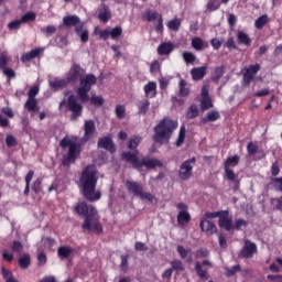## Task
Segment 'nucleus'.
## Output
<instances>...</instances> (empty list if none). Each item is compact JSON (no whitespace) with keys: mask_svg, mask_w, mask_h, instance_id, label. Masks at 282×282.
<instances>
[{"mask_svg":"<svg viewBox=\"0 0 282 282\" xmlns=\"http://www.w3.org/2000/svg\"><path fill=\"white\" fill-rule=\"evenodd\" d=\"M66 80H68L69 85H76L79 80V86L75 89V94L77 95L78 100L84 105L89 102L91 87L98 83L96 75L91 73L85 75V69L76 63L69 68Z\"/></svg>","mask_w":282,"mask_h":282,"instance_id":"f257e3e1","label":"nucleus"},{"mask_svg":"<svg viewBox=\"0 0 282 282\" xmlns=\"http://www.w3.org/2000/svg\"><path fill=\"white\" fill-rule=\"evenodd\" d=\"M79 184L86 202H98L102 197V193L96 191V186H98V170L96 165L89 164L84 167L79 177Z\"/></svg>","mask_w":282,"mask_h":282,"instance_id":"f03ea898","label":"nucleus"},{"mask_svg":"<svg viewBox=\"0 0 282 282\" xmlns=\"http://www.w3.org/2000/svg\"><path fill=\"white\" fill-rule=\"evenodd\" d=\"M74 213L79 217H84L82 225L83 230H89L96 232V235H102V224H100V216L98 209L94 205L87 204V202H78L74 207Z\"/></svg>","mask_w":282,"mask_h":282,"instance_id":"7ed1b4c3","label":"nucleus"},{"mask_svg":"<svg viewBox=\"0 0 282 282\" xmlns=\"http://www.w3.org/2000/svg\"><path fill=\"white\" fill-rule=\"evenodd\" d=\"M180 123L170 117L163 118L159 124L154 127V135L153 140L154 142L159 144H164V142H169L171 140V137L173 135V132Z\"/></svg>","mask_w":282,"mask_h":282,"instance_id":"20e7f679","label":"nucleus"},{"mask_svg":"<svg viewBox=\"0 0 282 282\" xmlns=\"http://www.w3.org/2000/svg\"><path fill=\"white\" fill-rule=\"evenodd\" d=\"M59 147L62 149H68V152L62 159L63 166L76 164V159L80 156V153L83 151V144H80V142L72 141L69 135H65L59 141Z\"/></svg>","mask_w":282,"mask_h":282,"instance_id":"39448f33","label":"nucleus"},{"mask_svg":"<svg viewBox=\"0 0 282 282\" xmlns=\"http://www.w3.org/2000/svg\"><path fill=\"white\" fill-rule=\"evenodd\" d=\"M121 160H123V162H127V164H131L132 169L137 170L145 166V169H148L149 171H153V169H155L156 166H159V169H162V166H164L162 161L158 159H139L137 153L131 152L121 153Z\"/></svg>","mask_w":282,"mask_h":282,"instance_id":"423d86ee","label":"nucleus"},{"mask_svg":"<svg viewBox=\"0 0 282 282\" xmlns=\"http://www.w3.org/2000/svg\"><path fill=\"white\" fill-rule=\"evenodd\" d=\"M143 21H148V23H153V21H156V24H154V30L156 34H164V18L162 14L158 13L156 11H151V9H148L143 17Z\"/></svg>","mask_w":282,"mask_h":282,"instance_id":"0eeeda50","label":"nucleus"},{"mask_svg":"<svg viewBox=\"0 0 282 282\" xmlns=\"http://www.w3.org/2000/svg\"><path fill=\"white\" fill-rule=\"evenodd\" d=\"M67 107L68 110L72 112L70 120L76 121L80 116H83V105L78 104L76 100V96L69 95L67 98Z\"/></svg>","mask_w":282,"mask_h":282,"instance_id":"6e6552de","label":"nucleus"},{"mask_svg":"<svg viewBox=\"0 0 282 282\" xmlns=\"http://www.w3.org/2000/svg\"><path fill=\"white\" fill-rule=\"evenodd\" d=\"M240 162L239 155L235 154L234 156H228L227 160L224 162V171L225 177L227 180L235 181L236 174L232 169L237 166Z\"/></svg>","mask_w":282,"mask_h":282,"instance_id":"1a4fd4ad","label":"nucleus"},{"mask_svg":"<svg viewBox=\"0 0 282 282\" xmlns=\"http://www.w3.org/2000/svg\"><path fill=\"white\" fill-rule=\"evenodd\" d=\"M195 162H196V159L192 158L181 164L180 171H178L180 180L186 181L193 177V165L195 164Z\"/></svg>","mask_w":282,"mask_h":282,"instance_id":"9d476101","label":"nucleus"},{"mask_svg":"<svg viewBox=\"0 0 282 282\" xmlns=\"http://www.w3.org/2000/svg\"><path fill=\"white\" fill-rule=\"evenodd\" d=\"M204 265L206 268H213V262L209 260H204L202 263L200 262H195V272L196 275L198 276V279H200V281H208V279H210V274L208 273L207 269H204Z\"/></svg>","mask_w":282,"mask_h":282,"instance_id":"9b49d317","label":"nucleus"},{"mask_svg":"<svg viewBox=\"0 0 282 282\" xmlns=\"http://www.w3.org/2000/svg\"><path fill=\"white\" fill-rule=\"evenodd\" d=\"M254 254H257V243L250 240H245V245L239 251L238 257L240 259H252Z\"/></svg>","mask_w":282,"mask_h":282,"instance_id":"f8f14e48","label":"nucleus"},{"mask_svg":"<svg viewBox=\"0 0 282 282\" xmlns=\"http://www.w3.org/2000/svg\"><path fill=\"white\" fill-rule=\"evenodd\" d=\"M259 72H261L260 64L250 65L248 68H246L245 73L242 74L243 85L248 87L252 80H254V76H257Z\"/></svg>","mask_w":282,"mask_h":282,"instance_id":"ddd939ff","label":"nucleus"},{"mask_svg":"<svg viewBox=\"0 0 282 282\" xmlns=\"http://www.w3.org/2000/svg\"><path fill=\"white\" fill-rule=\"evenodd\" d=\"M228 215H230L228 210H221L218 226L219 228H224L227 232H230V230H232V218L228 217Z\"/></svg>","mask_w":282,"mask_h":282,"instance_id":"4468645a","label":"nucleus"},{"mask_svg":"<svg viewBox=\"0 0 282 282\" xmlns=\"http://www.w3.org/2000/svg\"><path fill=\"white\" fill-rule=\"evenodd\" d=\"M97 147L109 151V153H116V144H113V140L110 137L99 138Z\"/></svg>","mask_w":282,"mask_h":282,"instance_id":"2eb2a0df","label":"nucleus"},{"mask_svg":"<svg viewBox=\"0 0 282 282\" xmlns=\"http://www.w3.org/2000/svg\"><path fill=\"white\" fill-rule=\"evenodd\" d=\"M199 227L202 232H206V235L217 234V225L208 219H202L199 223Z\"/></svg>","mask_w":282,"mask_h":282,"instance_id":"dca6fc26","label":"nucleus"},{"mask_svg":"<svg viewBox=\"0 0 282 282\" xmlns=\"http://www.w3.org/2000/svg\"><path fill=\"white\" fill-rule=\"evenodd\" d=\"M126 188L129 193H132V195H135L137 197H140L143 191L142 184L135 181H126Z\"/></svg>","mask_w":282,"mask_h":282,"instance_id":"f3484780","label":"nucleus"},{"mask_svg":"<svg viewBox=\"0 0 282 282\" xmlns=\"http://www.w3.org/2000/svg\"><path fill=\"white\" fill-rule=\"evenodd\" d=\"M192 79L194 80H203V78L208 74V66H199L194 67L189 72Z\"/></svg>","mask_w":282,"mask_h":282,"instance_id":"a211bd4d","label":"nucleus"},{"mask_svg":"<svg viewBox=\"0 0 282 282\" xmlns=\"http://www.w3.org/2000/svg\"><path fill=\"white\" fill-rule=\"evenodd\" d=\"M173 50H175L173 42H163L158 46L156 52L159 56H169L172 54Z\"/></svg>","mask_w":282,"mask_h":282,"instance_id":"6ab92c4d","label":"nucleus"},{"mask_svg":"<svg viewBox=\"0 0 282 282\" xmlns=\"http://www.w3.org/2000/svg\"><path fill=\"white\" fill-rule=\"evenodd\" d=\"M96 133V122L94 120H86L84 123V140H89Z\"/></svg>","mask_w":282,"mask_h":282,"instance_id":"aec40b11","label":"nucleus"},{"mask_svg":"<svg viewBox=\"0 0 282 282\" xmlns=\"http://www.w3.org/2000/svg\"><path fill=\"white\" fill-rule=\"evenodd\" d=\"M84 22H80V18L78 15H66L63 18V25L65 28H78Z\"/></svg>","mask_w":282,"mask_h":282,"instance_id":"412c9836","label":"nucleus"},{"mask_svg":"<svg viewBox=\"0 0 282 282\" xmlns=\"http://www.w3.org/2000/svg\"><path fill=\"white\" fill-rule=\"evenodd\" d=\"M75 34L79 36L82 43H87L89 41V30L86 29L85 22L75 28Z\"/></svg>","mask_w":282,"mask_h":282,"instance_id":"4be33fe9","label":"nucleus"},{"mask_svg":"<svg viewBox=\"0 0 282 282\" xmlns=\"http://www.w3.org/2000/svg\"><path fill=\"white\" fill-rule=\"evenodd\" d=\"M41 52H43V48H33L29 53H24L21 56V63H30V61L39 58V56H41Z\"/></svg>","mask_w":282,"mask_h":282,"instance_id":"5701e85b","label":"nucleus"},{"mask_svg":"<svg viewBox=\"0 0 282 282\" xmlns=\"http://www.w3.org/2000/svg\"><path fill=\"white\" fill-rule=\"evenodd\" d=\"M143 91L145 94V98H155L158 96V84L155 82H149Z\"/></svg>","mask_w":282,"mask_h":282,"instance_id":"b1692460","label":"nucleus"},{"mask_svg":"<svg viewBox=\"0 0 282 282\" xmlns=\"http://www.w3.org/2000/svg\"><path fill=\"white\" fill-rule=\"evenodd\" d=\"M98 19L101 21V23H108L109 19H111V10L109 9V6L102 3L101 9L98 13Z\"/></svg>","mask_w":282,"mask_h":282,"instance_id":"393cba45","label":"nucleus"},{"mask_svg":"<svg viewBox=\"0 0 282 282\" xmlns=\"http://www.w3.org/2000/svg\"><path fill=\"white\" fill-rule=\"evenodd\" d=\"M237 41L239 45H245L246 47H250V45H252V39H250V35L243 31H238Z\"/></svg>","mask_w":282,"mask_h":282,"instance_id":"a878e982","label":"nucleus"},{"mask_svg":"<svg viewBox=\"0 0 282 282\" xmlns=\"http://www.w3.org/2000/svg\"><path fill=\"white\" fill-rule=\"evenodd\" d=\"M74 254V248L69 246H62L57 249V256L59 259H69Z\"/></svg>","mask_w":282,"mask_h":282,"instance_id":"bb28decb","label":"nucleus"},{"mask_svg":"<svg viewBox=\"0 0 282 282\" xmlns=\"http://www.w3.org/2000/svg\"><path fill=\"white\" fill-rule=\"evenodd\" d=\"M221 118V115H219V111L213 110L207 112L206 117L202 119L203 124H206V122H217Z\"/></svg>","mask_w":282,"mask_h":282,"instance_id":"cd10ccee","label":"nucleus"},{"mask_svg":"<svg viewBox=\"0 0 282 282\" xmlns=\"http://www.w3.org/2000/svg\"><path fill=\"white\" fill-rule=\"evenodd\" d=\"M268 23H270V18L268 14H262L254 21V28L257 30H263Z\"/></svg>","mask_w":282,"mask_h":282,"instance_id":"c85d7f7f","label":"nucleus"},{"mask_svg":"<svg viewBox=\"0 0 282 282\" xmlns=\"http://www.w3.org/2000/svg\"><path fill=\"white\" fill-rule=\"evenodd\" d=\"M141 143H142V137L133 135L128 141V149L130 151H135V149H138V147H140Z\"/></svg>","mask_w":282,"mask_h":282,"instance_id":"c756f323","label":"nucleus"},{"mask_svg":"<svg viewBox=\"0 0 282 282\" xmlns=\"http://www.w3.org/2000/svg\"><path fill=\"white\" fill-rule=\"evenodd\" d=\"M18 263L22 270H28V268H30V264L32 263L30 253H24L23 256H21L18 260Z\"/></svg>","mask_w":282,"mask_h":282,"instance_id":"7c9ffc66","label":"nucleus"},{"mask_svg":"<svg viewBox=\"0 0 282 282\" xmlns=\"http://www.w3.org/2000/svg\"><path fill=\"white\" fill-rule=\"evenodd\" d=\"M167 29L172 32H180V28H182V20L174 18L166 22Z\"/></svg>","mask_w":282,"mask_h":282,"instance_id":"2f4dec72","label":"nucleus"},{"mask_svg":"<svg viewBox=\"0 0 282 282\" xmlns=\"http://www.w3.org/2000/svg\"><path fill=\"white\" fill-rule=\"evenodd\" d=\"M26 111H39V100L28 97V100L24 104Z\"/></svg>","mask_w":282,"mask_h":282,"instance_id":"473e14b6","label":"nucleus"},{"mask_svg":"<svg viewBox=\"0 0 282 282\" xmlns=\"http://www.w3.org/2000/svg\"><path fill=\"white\" fill-rule=\"evenodd\" d=\"M199 116V108L197 107V104H192L186 112V118L188 120H193Z\"/></svg>","mask_w":282,"mask_h":282,"instance_id":"72a5a7b5","label":"nucleus"},{"mask_svg":"<svg viewBox=\"0 0 282 282\" xmlns=\"http://www.w3.org/2000/svg\"><path fill=\"white\" fill-rule=\"evenodd\" d=\"M191 221V214L188 212H180L177 214L178 226H186Z\"/></svg>","mask_w":282,"mask_h":282,"instance_id":"f704fd0d","label":"nucleus"},{"mask_svg":"<svg viewBox=\"0 0 282 282\" xmlns=\"http://www.w3.org/2000/svg\"><path fill=\"white\" fill-rule=\"evenodd\" d=\"M69 85L68 79H54L53 82H50V86L52 89H64V87H67Z\"/></svg>","mask_w":282,"mask_h":282,"instance_id":"c9c22d12","label":"nucleus"},{"mask_svg":"<svg viewBox=\"0 0 282 282\" xmlns=\"http://www.w3.org/2000/svg\"><path fill=\"white\" fill-rule=\"evenodd\" d=\"M1 274L6 282H19V280H17L12 274V271L6 269V267L1 268Z\"/></svg>","mask_w":282,"mask_h":282,"instance_id":"e433bc0d","label":"nucleus"},{"mask_svg":"<svg viewBox=\"0 0 282 282\" xmlns=\"http://www.w3.org/2000/svg\"><path fill=\"white\" fill-rule=\"evenodd\" d=\"M149 107H151V101L144 99L139 102L138 109L140 116H147V111H149Z\"/></svg>","mask_w":282,"mask_h":282,"instance_id":"4c0bfd02","label":"nucleus"},{"mask_svg":"<svg viewBox=\"0 0 282 282\" xmlns=\"http://www.w3.org/2000/svg\"><path fill=\"white\" fill-rule=\"evenodd\" d=\"M88 102H90V105H95V107H102L105 105V99L102 98V96H96V95H93L89 98V95H88Z\"/></svg>","mask_w":282,"mask_h":282,"instance_id":"58836bf2","label":"nucleus"},{"mask_svg":"<svg viewBox=\"0 0 282 282\" xmlns=\"http://www.w3.org/2000/svg\"><path fill=\"white\" fill-rule=\"evenodd\" d=\"M178 87H180L178 96H181V98H185V96H188V94H191V89L186 87V80L181 79Z\"/></svg>","mask_w":282,"mask_h":282,"instance_id":"ea45409f","label":"nucleus"},{"mask_svg":"<svg viewBox=\"0 0 282 282\" xmlns=\"http://www.w3.org/2000/svg\"><path fill=\"white\" fill-rule=\"evenodd\" d=\"M221 76H224V66H218L215 68L212 75L213 83H219V80L221 79Z\"/></svg>","mask_w":282,"mask_h":282,"instance_id":"a19ab883","label":"nucleus"},{"mask_svg":"<svg viewBox=\"0 0 282 282\" xmlns=\"http://www.w3.org/2000/svg\"><path fill=\"white\" fill-rule=\"evenodd\" d=\"M213 99H210V97H205L200 100L202 111H208V109H213Z\"/></svg>","mask_w":282,"mask_h":282,"instance_id":"79ce46f5","label":"nucleus"},{"mask_svg":"<svg viewBox=\"0 0 282 282\" xmlns=\"http://www.w3.org/2000/svg\"><path fill=\"white\" fill-rule=\"evenodd\" d=\"M115 113L118 120H124V118L127 117V108H124V106L122 105H118L116 106Z\"/></svg>","mask_w":282,"mask_h":282,"instance_id":"37998d69","label":"nucleus"},{"mask_svg":"<svg viewBox=\"0 0 282 282\" xmlns=\"http://www.w3.org/2000/svg\"><path fill=\"white\" fill-rule=\"evenodd\" d=\"M204 40L202 37H194L192 40V47L196 50V52H202L204 50Z\"/></svg>","mask_w":282,"mask_h":282,"instance_id":"c03bdc74","label":"nucleus"},{"mask_svg":"<svg viewBox=\"0 0 282 282\" xmlns=\"http://www.w3.org/2000/svg\"><path fill=\"white\" fill-rule=\"evenodd\" d=\"M206 8L209 10V12H216V10L221 8V2H219V0H209Z\"/></svg>","mask_w":282,"mask_h":282,"instance_id":"a18cd8bd","label":"nucleus"},{"mask_svg":"<svg viewBox=\"0 0 282 282\" xmlns=\"http://www.w3.org/2000/svg\"><path fill=\"white\" fill-rule=\"evenodd\" d=\"M32 191L35 192L36 195L43 191V178L39 177L33 182Z\"/></svg>","mask_w":282,"mask_h":282,"instance_id":"49530a36","label":"nucleus"},{"mask_svg":"<svg viewBox=\"0 0 282 282\" xmlns=\"http://www.w3.org/2000/svg\"><path fill=\"white\" fill-rule=\"evenodd\" d=\"M271 186L279 193H282V176L281 177H271Z\"/></svg>","mask_w":282,"mask_h":282,"instance_id":"de8ad7c7","label":"nucleus"},{"mask_svg":"<svg viewBox=\"0 0 282 282\" xmlns=\"http://www.w3.org/2000/svg\"><path fill=\"white\" fill-rule=\"evenodd\" d=\"M197 59V56L195 54L186 51L183 53V61L187 64L191 65Z\"/></svg>","mask_w":282,"mask_h":282,"instance_id":"09e8293b","label":"nucleus"},{"mask_svg":"<svg viewBox=\"0 0 282 282\" xmlns=\"http://www.w3.org/2000/svg\"><path fill=\"white\" fill-rule=\"evenodd\" d=\"M139 197L140 199H145L147 202H150V204H153V202H158V198H155V195L144 191L141 192Z\"/></svg>","mask_w":282,"mask_h":282,"instance_id":"8fccbe9b","label":"nucleus"},{"mask_svg":"<svg viewBox=\"0 0 282 282\" xmlns=\"http://www.w3.org/2000/svg\"><path fill=\"white\" fill-rule=\"evenodd\" d=\"M185 138H186V128L182 126L178 132V138L176 140V147H182V144H184Z\"/></svg>","mask_w":282,"mask_h":282,"instance_id":"3c124183","label":"nucleus"},{"mask_svg":"<svg viewBox=\"0 0 282 282\" xmlns=\"http://www.w3.org/2000/svg\"><path fill=\"white\" fill-rule=\"evenodd\" d=\"M120 36H122V26H115L110 31V39H112V41H116L120 39Z\"/></svg>","mask_w":282,"mask_h":282,"instance_id":"603ef678","label":"nucleus"},{"mask_svg":"<svg viewBox=\"0 0 282 282\" xmlns=\"http://www.w3.org/2000/svg\"><path fill=\"white\" fill-rule=\"evenodd\" d=\"M22 23H30V21H36V13L30 11L22 15L21 20Z\"/></svg>","mask_w":282,"mask_h":282,"instance_id":"864d4df0","label":"nucleus"},{"mask_svg":"<svg viewBox=\"0 0 282 282\" xmlns=\"http://www.w3.org/2000/svg\"><path fill=\"white\" fill-rule=\"evenodd\" d=\"M237 272H241V265H239V264H235L231 268H227L225 274H226V276H235V274H237Z\"/></svg>","mask_w":282,"mask_h":282,"instance_id":"5fc2aeb1","label":"nucleus"},{"mask_svg":"<svg viewBox=\"0 0 282 282\" xmlns=\"http://www.w3.org/2000/svg\"><path fill=\"white\" fill-rule=\"evenodd\" d=\"M247 152L250 155H257V153H259V145H257L254 142H249L247 144Z\"/></svg>","mask_w":282,"mask_h":282,"instance_id":"6e6d98bb","label":"nucleus"},{"mask_svg":"<svg viewBox=\"0 0 282 282\" xmlns=\"http://www.w3.org/2000/svg\"><path fill=\"white\" fill-rule=\"evenodd\" d=\"M171 270H175L176 272H184V264H182V261L181 260H173L171 262Z\"/></svg>","mask_w":282,"mask_h":282,"instance_id":"4d7b16f0","label":"nucleus"},{"mask_svg":"<svg viewBox=\"0 0 282 282\" xmlns=\"http://www.w3.org/2000/svg\"><path fill=\"white\" fill-rule=\"evenodd\" d=\"M242 226H248V221L243 220V218H238L235 220V225H232V230H241Z\"/></svg>","mask_w":282,"mask_h":282,"instance_id":"13d9d810","label":"nucleus"},{"mask_svg":"<svg viewBox=\"0 0 282 282\" xmlns=\"http://www.w3.org/2000/svg\"><path fill=\"white\" fill-rule=\"evenodd\" d=\"M8 63H10V57L7 55H0V69L3 72L4 69H8Z\"/></svg>","mask_w":282,"mask_h":282,"instance_id":"bf43d9fd","label":"nucleus"},{"mask_svg":"<svg viewBox=\"0 0 282 282\" xmlns=\"http://www.w3.org/2000/svg\"><path fill=\"white\" fill-rule=\"evenodd\" d=\"M159 72H162V66L160 65V62L158 61L152 62L150 66V73L159 74Z\"/></svg>","mask_w":282,"mask_h":282,"instance_id":"052dcab7","label":"nucleus"},{"mask_svg":"<svg viewBox=\"0 0 282 282\" xmlns=\"http://www.w3.org/2000/svg\"><path fill=\"white\" fill-rule=\"evenodd\" d=\"M11 250L20 254V252H23V245L21 243V241L14 240L12 242Z\"/></svg>","mask_w":282,"mask_h":282,"instance_id":"680f3d73","label":"nucleus"},{"mask_svg":"<svg viewBox=\"0 0 282 282\" xmlns=\"http://www.w3.org/2000/svg\"><path fill=\"white\" fill-rule=\"evenodd\" d=\"M39 91H40L39 85L31 87L28 94V98L36 99V96H39Z\"/></svg>","mask_w":282,"mask_h":282,"instance_id":"e2e57ef3","label":"nucleus"},{"mask_svg":"<svg viewBox=\"0 0 282 282\" xmlns=\"http://www.w3.org/2000/svg\"><path fill=\"white\" fill-rule=\"evenodd\" d=\"M210 252L207 249H198L195 253L196 259H206L208 258Z\"/></svg>","mask_w":282,"mask_h":282,"instance_id":"0e129e2a","label":"nucleus"},{"mask_svg":"<svg viewBox=\"0 0 282 282\" xmlns=\"http://www.w3.org/2000/svg\"><path fill=\"white\" fill-rule=\"evenodd\" d=\"M7 147H17L19 143L17 142V138L12 134H8L6 138Z\"/></svg>","mask_w":282,"mask_h":282,"instance_id":"69168bd1","label":"nucleus"},{"mask_svg":"<svg viewBox=\"0 0 282 282\" xmlns=\"http://www.w3.org/2000/svg\"><path fill=\"white\" fill-rule=\"evenodd\" d=\"M216 217H221V210L220 212H207L204 214V218L203 219H216Z\"/></svg>","mask_w":282,"mask_h":282,"instance_id":"338daca9","label":"nucleus"},{"mask_svg":"<svg viewBox=\"0 0 282 282\" xmlns=\"http://www.w3.org/2000/svg\"><path fill=\"white\" fill-rule=\"evenodd\" d=\"M21 23H23L21 20H14V21H11L8 24V28H9L10 31L19 30V28H21Z\"/></svg>","mask_w":282,"mask_h":282,"instance_id":"774afa93","label":"nucleus"}]
</instances>
